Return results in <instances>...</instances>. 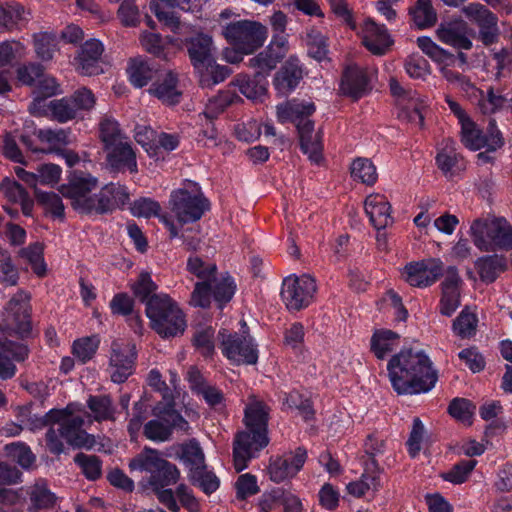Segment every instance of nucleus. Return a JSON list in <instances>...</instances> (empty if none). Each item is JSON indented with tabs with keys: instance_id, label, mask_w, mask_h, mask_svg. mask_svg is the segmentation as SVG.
<instances>
[{
	"instance_id": "1",
	"label": "nucleus",
	"mask_w": 512,
	"mask_h": 512,
	"mask_svg": "<svg viewBox=\"0 0 512 512\" xmlns=\"http://www.w3.org/2000/svg\"><path fill=\"white\" fill-rule=\"evenodd\" d=\"M387 370L392 387L398 394L426 393L438 379L429 357L423 351L412 349H403L392 356Z\"/></svg>"
},
{
	"instance_id": "2",
	"label": "nucleus",
	"mask_w": 512,
	"mask_h": 512,
	"mask_svg": "<svg viewBox=\"0 0 512 512\" xmlns=\"http://www.w3.org/2000/svg\"><path fill=\"white\" fill-rule=\"evenodd\" d=\"M269 408L261 401H253L244 411L245 431L238 432L233 445L234 466L237 472L247 467L254 454L269 443Z\"/></svg>"
},
{
	"instance_id": "3",
	"label": "nucleus",
	"mask_w": 512,
	"mask_h": 512,
	"mask_svg": "<svg viewBox=\"0 0 512 512\" xmlns=\"http://www.w3.org/2000/svg\"><path fill=\"white\" fill-rule=\"evenodd\" d=\"M145 312L151 327L163 338L182 335L186 329L184 313L166 294L150 297Z\"/></svg>"
},
{
	"instance_id": "4",
	"label": "nucleus",
	"mask_w": 512,
	"mask_h": 512,
	"mask_svg": "<svg viewBox=\"0 0 512 512\" xmlns=\"http://www.w3.org/2000/svg\"><path fill=\"white\" fill-rule=\"evenodd\" d=\"M473 244L483 252L512 250V225L503 217L473 220L470 226Z\"/></svg>"
},
{
	"instance_id": "5",
	"label": "nucleus",
	"mask_w": 512,
	"mask_h": 512,
	"mask_svg": "<svg viewBox=\"0 0 512 512\" xmlns=\"http://www.w3.org/2000/svg\"><path fill=\"white\" fill-rule=\"evenodd\" d=\"M97 185V178L91 174L73 171L68 176V182L59 187V192L70 201L71 207L78 213L99 215V192L92 193Z\"/></svg>"
},
{
	"instance_id": "6",
	"label": "nucleus",
	"mask_w": 512,
	"mask_h": 512,
	"mask_svg": "<svg viewBox=\"0 0 512 512\" xmlns=\"http://www.w3.org/2000/svg\"><path fill=\"white\" fill-rule=\"evenodd\" d=\"M288 109L292 113V122L297 127L302 152L311 162L319 164L323 159L322 132L315 131L314 122L308 119L315 111L314 103L291 100Z\"/></svg>"
},
{
	"instance_id": "7",
	"label": "nucleus",
	"mask_w": 512,
	"mask_h": 512,
	"mask_svg": "<svg viewBox=\"0 0 512 512\" xmlns=\"http://www.w3.org/2000/svg\"><path fill=\"white\" fill-rule=\"evenodd\" d=\"M30 293L20 290L7 303L0 330L21 340L33 337Z\"/></svg>"
},
{
	"instance_id": "8",
	"label": "nucleus",
	"mask_w": 512,
	"mask_h": 512,
	"mask_svg": "<svg viewBox=\"0 0 512 512\" xmlns=\"http://www.w3.org/2000/svg\"><path fill=\"white\" fill-rule=\"evenodd\" d=\"M222 35L236 53L252 54L264 44L267 29L256 21L239 20L225 25Z\"/></svg>"
},
{
	"instance_id": "9",
	"label": "nucleus",
	"mask_w": 512,
	"mask_h": 512,
	"mask_svg": "<svg viewBox=\"0 0 512 512\" xmlns=\"http://www.w3.org/2000/svg\"><path fill=\"white\" fill-rule=\"evenodd\" d=\"M171 210L181 224L196 222L210 209V203L201 192L178 189L171 193Z\"/></svg>"
},
{
	"instance_id": "10",
	"label": "nucleus",
	"mask_w": 512,
	"mask_h": 512,
	"mask_svg": "<svg viewBox=\"0 0 512 512\" xmlns=\"http://www.w3.org/2000/svg\"><path fill=\"white\" fill-rule=\"evenodd\" d=\"M317 290L316 282L310 275L284 279L281 296L289 310L299 311L307 307Z\"/></svg>"
},
{
	"instance_id": "11",
	"label": "nucleus",
	"mask_w": 512,
	"mask_h": 512,
	"mask_svg": "<svg viewBox=\"0 0 512 512\" xmlns=\"http://www.w3.org/2000/svg\"><path fill=\"white\" fill-rule=\"evenodd\" d=\"M464 15L478 27L477 38L488 47L496 44L500 38L498 17L485 5L470 3L462 9Z\"/></svg>"
},
{
	"instance_id": "12",
	"label": "nucleus",
	"mask_w": 512,
	"mask_h": 512,
	"mask_svg": "<svg viewBox=\"0 0 512 512\" xmlns=\"http://www.w3.org/2000/svg\"><path fill=\"white\" fill-rule=\"evenodd\" d=\"M221 341L222 353L237 364H255L258 360V352L252 343L250 336L238 333H228L222 329L218 333Z\"/></svg>"
},
{
	"instance_id": "13",
	"label": "nucleus",
	"mask_w": 512,
	"mask_h": 512,
	"mask_svg": "<svg viewBox=\"0 0 512 512\" xmlns=\"http://www.w3.org/2000/svg\"><path fill=\"white\" fill-rule=\"evenodd\" d=\"M136 358L135 345L113 342L109 362L112 369L111 380L117 384L124 383L133 374Z\"/></svg>"
},
{
	"instance_id": "14",
	"label": "nucleus",
	"mask_w": 512,
	"mask_h": 512,
	"mask_svg": "<svg viewBox=\"0 0 512 512\" xmlns=\"http://www.w3.org/2000/svg\"><path fill=\"white\" fill-rule=\"evenodd\" d=\"M443 263L439 259H428L409 263L404 268V278L414 287H427L443 275Z\"/></svg>"
},
{
	"instance_id": "15",
	"label": "nucleus",
	"mask_w": 512,
	"mask_h": 512,
	"mask_svg": "<svg viewBox=\"0 0 512 512\" xmlns=\"http://www.w3.org/2000/svg\"><path fill=\"white\" fill-rule=\"evenodd\" d=\"M307 458V451L298 447L294 452H289L271 461L268 471L270 479L275 483L283 482L294 477L303 467Z\"/></svg>"
},
{
	"instance_id": "16",
	"label": "nucleus",
	"mask_w": 512,
	"mask_h": 512,
	"mask_svg": "<svg viewBox=\"0 0 512 512\" xmlns=\"http://www.w3.org/2000/svg\"><path fill=\"white\" fill-rule=\"evenodd\" d=\"M472 30L464 20L442 23L437 31L438 39L457 50H471L473 43L470 39Z\"/></svg>"
},
{
	"instance_id": "17",
	"label": "nucleus",
	"mask_w": 512,
	"mask_h": 512,
	"mask_svg": "<svg viewBox=\"0 0 512 512\" xmlns=\"http://www.w3.org/2000/svg\"><path fill=\"white\" fill-rule=\"evenodd\" d=\"M185 47L192 66L196 70H203L215 59V48L212 37L206 34H197L185 41Z\"/></svg>"
},
{
	"instance_id": "18",
	"label": "nucleus",
	"mask_w": 512,
	"mask_h": 512,
	"mask_svg": "<svg viewBox=\"0 0 512 512\" xmlns=\"http://www.w3.org/2000/svg\"><path fill=\"white\" fill-rule=\"evenodd\" d=\"M462 280L455 266H449L441 284L440 313L450 317L460 306V284Z\"/></svg>"
},
{
	"instance_id": "19",
	"label": "nucleus",
	"mask_w": 512,
	"mask_h": 512,
	"mask_svg": "<svg viewBox=\"0 0 512 512\" xmlns=\"http://www.w3.org/2000/svg\"><path fill=\"white\" fill-rule=\"evenodd\" d=\"M28 355L29 348L27 345L11 340L0 341V379L13 378L17 371L13 361H24Z\"/></svg>"
},
{
	"instance_id": "20",
	"label": "nucleus",
	"mask_w": 512,
	"mask_h": 512,
	"mask_svg": "<svg viewBox=\"0 0 512 512\" xmlns=\"http://www.w3.org/2000/svg\"><path fill=\"white\" fill-rule=\"evenodd\" d=\"M364 46L374 55H384L393 44V40L384 25L368 18L363 25Z\"/></svg>"
},
{
	"instance_id": "21",
	"label": "nucleus",
	"mask_w": 512,
	"mask_h": 512,
	"mask_svg": "<svg viewBox=\"0 0 512 512\" xmlns=\"http://www.w3.org/2000/svg\"><path fill=\"white\" fill-rule=\"evenodd\" d=\"M83 425L84 419L81 416H73L71 412L58 429L69 445L92 449L96 444L95 437L83 430Z\"/></svg>"
},
{
	"instance_id": "22",
	"label": "nucleus",
	"mask_w": 512,
	"mask_h": 512,
	"mask_svg": "<svg viewBox=\"0 0 512 512\" xmlns=\"http://www.w3.org/2000/svg\"><path fill=\"white\" fill-rule=\"evenodd\" d=\"M149 93L168 105L179 103L182 92L178 89L177 75L172 71H167L164 74L160 72L149 88Z\"/></svg>"
},
{
	"instance_id": "23",
	"label": "nucleus",
	"mask_w": 512,
	"mask_h": 512,
	"mask_svg": "<svg viewBox=\"0 0 512 512\" xmlns=\"http://www.w3.org/2000/svg\"><path fill=\"white\" fill-rule=\"evenodd\" d=\"M369 90V79L364 69L351 65L344 70L341 81V91L344 95L358 100Z\"/></svg>"
},
{
	"instance_id": "24",
	"label": "nucleus",
	"mask_w": 512,
	"mask_h": 512,
	"mask_svg": "<svg viewBox=\"0 0 512 512\" xmlns=\"http://www.w3.org/2000/svg\"><path fill=\"white\" fill-rule=\"evenodd\" d=\"M391 205L385 196L371 194L365 199V212L375 229L381 230L393 223Z\"/></svg>"
},
{
	"instance_id": "25",
	"label": "nucleus",
	"mask_w": 512,
	"mask_h": 512,
	"mask_svg": "<svg viewBox=\"0 0 512 512\" xmlns=\"http://www.w3.org/2000/svg\"><path fill=\"white\" fill-rule=\"evenodd\" d=\"M104 150L107 151L106 161L113 171L127 168L131 173L137 172L136 155L128 142L122 140L113 146L104 147Z\"/></svg>"
},
{
	"instance_id": "26",
	"label": "nucleus",
	"mask_w": 512,
	"mask_h": 512,
	"mask_svg": "<svg viewBox=\"0 0 512 512\" xmlns=\"http://www.w3.org/2000/svg\"><path fill=\"white\" fill-rule=\"evenodd\" d=\"M302 78L303 70L299 60L295 57H290L275 74L274 86L278 92L287 94L298 86Z\"/></svg>"
},
{
	"instance_id": "27",
	"label": "nucleus",
	"mask_w": 512,
	"mask_h": 512,
	"mask_svg": "<svg viewBox=\"0 0 512 512\" xmlns=\"http://www.w3.org/2000/svg\"><path fill=\"white\" fill-rule=\"evenodd\" d=\"M474 265L480 280L486 284L495 282L500 274L508 268L507 258L500 254L479 257Z\"/></svg>"
},
{
	"instance_id": "28",
	"label": "nucleus",
	"mask_w": 512,
	"mask_h": 512,
	"mask_svg": "<svg viewBox=\"0 0 512 512\" xmlns=\"http://www.w3.org/2000/svg\"><path fill=\"white\" fill-rule=\"evenodd\" d=\"M103 51L102 43L95 39L88 40L82 45L77 60L83 75H96L102 71L99 60Z\"/></svg>"
},
{
	"instance_id": "29",
	"label": "nucleus",
	"mask_w": 512,
	"mask_h": 512,
	"mask_svg": "<svg viewBox=\"0 0 512 512\" xmlns=\"http://www.w3.org/2000/svg\"><path fill=\"white\" fill-rule=\"evenodd\" d=\"M129 198L125 186L118 183L106 184L99 191V215L110 213L116 207L125 205Z\"/></svg>"
},
{
	"instance_id": "30",
	"label": "nucleus",
	"mask_w": 512,
	"mask_h": 512,
	"mask_svg": "<svg viewBox=\"0 0 512 512\" xmlns=\"http://www.w3.org/2000/svg\"><path fill=\"white\" fill-rule=\"evenodd\" d=\"M153 415L170 430L171 435L173 429L187 432L190 428L188 421L174 409L173 398L166 399L164 406L161 403L157 404L153 409Z\"/></svg>"
},
{
	"instance_id": "31",
	"label": "nucleus",
	"mask_w": 512,
	"mask_h": 512,
	"mask_svg": "<svg viewBox=\"0 0 512 512\" xmlns=\"http://www.w3.org/2000/svg\"><path fill=\"white\" fill-rule=\"evenodd\" d=\"M363 448L362 464L366 471L382 473L383 469L379 466L376 456L384 454L386 449L385 440L374 433L369 434L364 441Z\"/></svg>"
},
{
	"instance_id": "32",
	"label": "nucleus",
	"mask_w": 512,
	"mask_h": 512,
	"mask_svg": "<svg viewBox=\"0 0 512 512\" xmlns=\"http://www.w3.org/2000/svg\"><path fill=\"white\" fill-rule=\"evenodd\" d=\"M86 403L96 422L116 420V407L110 395H90Z\"/></svg>"
},
{
	"instance_id": "33",
	"label": "nucleus",
	"mask_w": 512,
	"mask_h": 512,
	"mask_svg": "<svg viewBox=\"0 0 512 512\" xmlns=\"http://www.w3.org/2000/svg\"><path fill=\"white\" fill-rule=\"evenodd\" d=\"M160 70L147 61L134 59L128 68L130 82L137 88L146 86L150 81L156 80Z\"/></svg>"
},
{
	"instance_id": "34",
	"label": "nucleus",
	"mask_w": 512,
	"mask_h": 512,
	"mask_svg": "<svg viewBox=\"0 0 512 512\" xmlns=\"http://www.w3.org/2000/svg\"><path fill=\"white\" fill-rule=\"evenodd\" d=\"M460 155L456 151L455 142L452 139H445L442 148L436 155V164L447 178L455 175V168L458 167Z\"/></svg>"
},
{
	"instance_id": "35",
	"label": "nucleus",
	"mask_w": 512,
	"mask_h": 512,
	"mask_svg": "<svg viewBox=\"0 0 512 512\" xmlns=\"http://www.w3.org/2000/svg\"><path fill=\"white\" fill-rule=\"evenodd\" d=\"M165 459L161 457L160 452L150 447H144V449L136 455L129 462V468L131 471L139 470L149 472L151 475H155L157 470L163 465Z\"/></svg>"
},
{
	"instance_id": "36",
	"label": "nucleus",
	"mask_w": 512,
	"mask_h": 512,
	"mask_svg": "<svg viewBox=\"0 0 512 512\" xmlns=\"http://www.w3.org/2000/svg\"><path fill=\"white\" fill-rule=\"evenodd\" d=\"M211 283L213 299L218 304L219 308H223L225 304L231 301L236 292L235 281L228 273H225L220 278H217L215 275Z\"/></svg>"
},
{
	"instance_id": "37",
	"label": "nucleus",
	"mask_w": 512,
	"mask_h": 512,
	"mask_svg": "<svg viewBox=\"0 0 512 512\" xmlns=\"http://www.w3.org/2000/svg\"><path fill=\"white\" fill-rule=\"evenodd\" d=\"M232 84L238 87L241 94L252 100L265 95L267 92V81L264 78H256V73L254 78L247 75H238Z\"/></svg>"
},
{
	"instance_id": "38",
	"label": "nucleus",
	"mask_w": 512,
	"mask_h": 512,
	"mask_svg": "<svg viewBox=\"0 0 512 512\" xmlns=\"http://www.w3.org/2000/svg\"><path fill=\"white\" fill-rule=\"evenodd\" d=\"M409 13L419 28L431 27L437 21V14L431 0H417L416 4L409 9Z\"/></svg>"
},
{
	"instance_id": "39",
	"label": "nucleus",
	"mask_w": 512,
	"mask_h": 512,
	"mask_svg": "<svg viewBox=\"0 0 512 512\" xmlns=\"http://www.w3.org/2000/svg\"><path fill=\"white\" fill-rule=\"evenodd\" d=\"M399 335L392 330L375 331L371 338V350L378 359H384L394 349Z\"/></svg>"
},
{
	"instance_id": "40",
	"label": "nucleus",
	"mask_w": 512,
	"mask_h": 512,
	"mask_svg": "<svg viewBox=\"0 0 512 512\" xmlns=\"http://www.w3.org/2000/svg\"><path fill=\"white\" fill-rule=\"evenodd\" d=\"M72 103L71 99L67 96L50 101L48 108L51 112L52 118L59 123H66L76 118H81L79 112Z\"/></svg>"
},
{
	"instance_id": "41",
	"label": "nucleus",
	"mask_w": 512,
	"mask_h": 512,
	"mask_svg": "<svg viewBox=\"0 0 512 512\" xmlns=\"http://www.w3.org/2000/svg\"><path fill=\"white\" fill-rule=\"evenodd\" d=\"M380 474L376 471H366L364 468L360 480L349 483L347 491L355 497H362L368 490L378 491L381 486Z\"/></svg>"
},
{
	"instance_id": "42",
	"label": "nucleus",
	"mask_w": 512,
	"mask_h": 512,
	"mask_svg": "<svg viewBox=\"0 0 512 512\" xmlns=\"http://www.w3.org/2000/svg\"><path fill=\"white\" fill-rule=\"evenodd\" d=\"M99 137L104 147L113 146L124 139L119 123L111 116L105 115L99 123Z\"/></svg>"
},
{
	"instance_id": "43",
	"label": "nucleus",
	"mask_w": 512,
	"mask_h": 512,
	"mask_svg": "<svg viewBox=\"0 0 512 512\" xmlns=\"http://www.w3.org/2000/svg\"><path fill=\"white\" fill-rule=\"evenodd\" d=\"M74 462L89 481H96L102 476V461L96 455L77 453Z\"/></svg>"
},
{
	"instance_id": "44",
	"label": "nucleus",
	"mask_w": 512,
	"mask_h": 512,
	"mask_svg": "<svg viewBox=\"0 0 512 512\" xmlns=\"http://www.w3.org/2000/svg\"><path fill=\"white\" fill-rule=\"evenodd\" d=\"M182 460L189 468V474H194L202 468H206L204 453L195 440L182 446Z\"/></svg>"
},
{
	"instance_id": "45",
	"label": "nucleus",
	"mask_w": 512,
	"mask_h": 512,
	"mask_svg": "<svg viewBox=\"0 0 512 512\" xmlns=\"http://www.w3.org/2000/svg\"><path fill=\"white\" fill-rule=\"evenodd\" d=\"M197 73L200 86L209 88L223 82L230 74V69L227 66L217 65L214 59L209 66L204 67L203 70H198Z\"/></svg>"
},
{
	"instance_id": "46",
	"label": "nucleus",
	"mask_w": 512,
	"mask_h": 512,
	"mask_svg": "<svg viewBox=\"0 0 512 512\" xmlns=\"http://www.w3.org/2000/svg\"><path fill=\"white\" fill-rule=\"evenodd\" d=\"M180 478V471L176 465L170 463L167 460L163 461L160 469L157 470L155 475H151L149 478V484L153 489L164 488L171 484H175Z\"/></svg>"
},
{
	"instance_id": "47",
	"label": "nucleus",
	"mask_w": 512,
	"mask_h": 512,
	"mask_svg": "<svg viewBox=\"0 0 512 512\" xmlns=\"http://www.w3.org/2000/svg\"><path fill=\"white\" fill-rule=\"evenodd\" d=\"M351 176L366 185H373L378 178L377 170L371 160L356 158L351 164Z\"/></svg>"
},
{
	"instance_id": "48",
	"label": "nucleus",
	"mask_w": 512,
	"mask_h": 512,
	"mask_svg": "<svg viewBox=\"0 0 512 512\" xmlns=\"http://www.w3.org/2000/svg\"><path fill=\"white\" fill-rule=\"evenodd\" d=\"M478 319L465 307L453 321V331L462 339L471 338L476 333Z\"/></svg>"
},
{
	"instance_id": "49",
	"label": "nucleus",
	"mask_w": 512,
	"mask_h": 512,
	"mask_svg": "<svg viewBox=\"0 0 512 512\" xmlns=\"http://www.w3.org/2000/svg\"><path fill=\"white\" fill-rule=\"evenodd\" d=\"M35 198L47 212L55 218H64V205L61 197L55 192H45L40 189H34Z\"/></svg>"
},
{
	"instance_id": "50",
	"label": "nucleus",
	"mask_w": 512,
	"mask_h": 512,
	"mask_svg": "<svg viewBox=\"0 0 512 512\" xmlns=\"http://www.w3.org/2000/svg\"><path fill=\"white\" fill-rule=\"evenodd\" d=\"M462 143L471 150H479L486 147L487 142L483 132L476 124L467 118L462 123Z\"/></svg>"
},
{
	"instance_id": "51",
	"label": "nucleus",
	"mask_w": 512,
	"mask_h": 512,
	"mask_svg": "<svg viewBox=\"0 0 512 512\" xmlns=\"http://www.w3.org/2000/svg\"><path fill=\"white\" fill-rule=\"evenodd\" d=\"M43 244L35 242L20 250L19 254L31 265L34 273L40 277L46 273V265L43 258Z\"/></svg>"
},
{
	"instance_id": "52",
	"label": "nucleus",
	"mask_w": 512,
	"mask_h": 512,
	"mask_svg": "<svg viewBox=\"0 0 512 512\" xmlns=\"http://www.w3.org/2000/svg\"><path fill=\"white\" fill-rule=\"evenodd\" d=\"M306 45L308 47V55L315 60L321 62L327 58L328 46L326 38L317 30H310L306 34Z\"/></svg>"
},
{
	"instance_id": "53",
	"label": "nucleus",
	"mask_w": 512,
	"mask_h": 512,
	"mask_svg": "<svg viewBox=\"0 0 512 512\" xmlns=\"http://www.w3.org/2000/svg\"><path fill=\"white\" fill-rule=\"evenodd\" d=\"M477 464L476 460H462L442 474V478L455 485L465 483Z\"/></svg>"
},
{
	"instance_id": "54",
	"label": "nucleus",
	"mask_w": 512,
	"mask_h": 512,
	"mask_svg": "<svg viewBox=\"0 0 512 512\" xmlns=\"http://www.w3.org/2000/svg\"><path fill=\"white\" fill-rule=\"evenodd\" d=\"M475 409L476 406L470 400L455 398L448 406V413L456 420L471 425Z\"/></svg>"
},
{
	"instance_id": "55",
	"label": "nucleus",
	"mask_w": 512,
	"mask_h": 512,
	"mask_svg": "<svg viewBox=\"0 0 512 512\" xmlns=\"http://www.w3.org/2000/svg\"><path fill=\"white\" fill-rule=\"evenodd\" d=\"M5 451L8 456H10L24 469L30 468L36 459L31 449L21 442L7 444L5 446Z\"/></svg>"
},
{
	"instance_id": "56",
	"label": "nucleus",
	"mask_w": 512,
	"mask_h": 512,
	"mask_svg": "<svg viewBox=\"0 0 512 512\" xmlns=\"http://www.w3.org/2000/svg\"><path fill=\"white\" fill-rule=\"evenodd\" d=\"M131 289L134 295L147 306V302L156 294L157 285L153 282L150 273L143 271L137 281L132 284Z\"/></svg>"
},
{
	"instance_id": "57",
	"label": "nucleus",
	"mask_w": 512,
	"mask_h": 512,
	"mask_svg": "<svg viewBox=\"0 0 512 512\" xmlns=\"http://www.w3.org/2000/svg\"><path fill=\"white\" fill-rule=\"evenodd\" d=\"M188 476L190 482L206 494L215 492L220 484L218 477L212 471H208L207 467L199 471L196 470L194 474Z\"/></svg>"
},
{
	"instance_id": "58",
	"label": "nucleus",
	"mask_w": 512,
	"mask_h": 512,
	"mask_svg": "<svg viewBox=\"0 0 512 512\" xmlns=\"http://www.w3.org/2000/svg\"><path fill=\"white\" fill-rule=\"evenodd\" d=\"M418 47L436 62H454L455 56L438 46L429 37H419L417 39Z\"/></svg>"
},
{
	"instance_id": "59",
	"label": "nucleus",
	"mask_w": 512,
	"mask_h": 512,
	"mask_svg": "<svg viewBox=\"0 0 512 512\" xmlns=\"http://www.w3.org/2000/svg\"><path fill=\"white\" fill-rule=\"evenodd\" d=\"M233 102V97L230 91L220 92L217 96L209 99L206 104L205 110L203 111V115L205 116L207 121H212L215 119L220 113H222L226 107H228Z\"/></svg>"
},
{
	"instance_id": "60",
	"label": "nucleus",
	"mask_w": 512,
	"mask_h": 512,
	"mask_svg": "<svg viewBox=\"0 0 512 512\" xmlns=\"http://www.w3.org/2000/svg\"><path fill=\"white\" fill-rule=\"evenodd\" d=\"M187 270L201 281H211L217 273L214 263H206L200 257H190L187 261Z\"/></svg>"
},
{
	"instance_id": "61",
	"label": "nucleus",
	"mask_w": 512,
	"mask_h": 512,
	"mask_svg": "<svg viewBox=\"0 0 512 512\" xmlns=\"http://www.w3.org/2000/svg\"><path fill=\"white\" fill-rule=\"evenodd\" d=\"M30 500L35 509H48L56 502V496L43 483H36L30 492Z\"/></svg>"
},
{
	"instance_id": "62",
	"label": "nucleus",
	"mask_w": 512,
	"mask_h": 512,
	"mask_svg": "<svg viewBox=\"0 0 512 512\" xmlns=\"http://www.w3.org/2000/svg\"><path fill=\"white\" fill-rule=\"evenodd\" d=\"M34 46L37 56L43 61H49L53 58L56 50V38L49 33H39L34 35Z\"/></svg>"
},
{
	"instance_id": "63",
	"label": "nucleus",
	"mask_w": 512,
	"mask_h": 512,
	"mask_svg": "<svg viewBox=\"0 0 512 512\" xmlns=\"http://www.w3.org/2000/svg\"><path fill=\"white\" fill-rule=\"evenodd\" d=\"M67 97L71 99L73 102L72 104L79 112L81 118L83 117L84 112L91 111L96 104L95 95L90 89L86 87L77 89L73 94Z\"/></svg>"
},
{
	"instance_id": "64",
	"label": "nucleus",
	"mask_w": 512,
	"mask_h": 512,
	"mask_svg": "<svg viewBox=\"0 0 512 512\" xmlns=\"http://www.w3.org/2000/svg\"><path fill=\"white\" fill-rule=\"evenodd\" d=\"M212 297L211 281H198L195 283L194 290L191 293L190 304L195 307L209 308Z\"/></svg>"
}]
</instances>
